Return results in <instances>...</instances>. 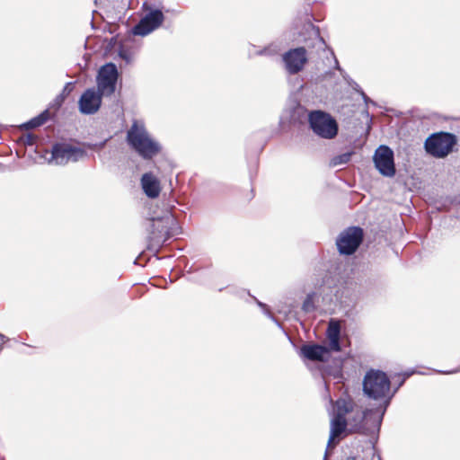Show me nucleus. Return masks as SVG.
Wrapping results in <instances>:
<instances>
[{
  "label": "nucleus",
  "mask_w": 460,
  "mask_h": 460,
  "mask_svg": "<svg viewBox=\"0 0 460 460\" xmlns=\"http://www.w3.org/2000/svg\"><path fill=\"white\" fill-rule=\"evenodd\" d=\"M128 144L145 159H150L160 152L159 145L152 140L143 126L134 121L127 133Z\"/></svg>",
  "instance_id": "nucleus-1"
},
{
  "label": "nucleus",
  "mask_w": 460,
  "mask_h": 460,
  "mask_svg": "<svg viewBox=\"0 0 460 460\" xmlns=\"http://www.w3.org/2000/svg\"><path fill=\"white\" fill-rule=\"evenodd\" d=\"M308 124L312 131L323 139H333L339 132L336 119L330 113L321 110L309 111Z\"/></svg>",
  "instance_id": "nucleus-2"
},
{
  "label": "nucleus",
  "mask_w": 460,
  "mask_h": 460,
  "mask_svg": "<svg viewBox=\"0 0 460 460\" xmlns=\"http://www.w3.org/2000/svg\"><path fill=\"white\" fill-rule=\"evenodd\" d=\"M456 144L457 137L455 134L439 131L426 138L424 148L432 157L445 158L453 152Z\"/></svg>",
  "instance_id": "nucleus-3"
},
{
  "label": "nucleus",
  "mask_w": 460,
  "mask_h": 460,
  "mask_svg": "<svg viewBox=\"0 0 460 460\" xmlns=\"http://www.w3.org/2000/svg\"><path fill=\"white\" fill-rule=\"evenodd\" d=\"M336 412L331 420V430L328 439V447H334L340 440L342 434L349 435V424L346 416L353 411L352 404L349 401L338 399L335 402Z\"/></svg>",
  "instance_id": "nucleus-4"
},
{
  "label": "nucleus",
  "mask_w": 460,
  "mask_h": 460,
  "mask_svg": "<svg viewBox=\"0 0 460 460\" xmlns=\"http://www.w3.org/2000/svg\"><path fill=\"white\" fill-rule=\"evenodd\" d=\"M174 219L171 217L153 218L151 220L147 249L158 252L164 243L172 236L171 231Z\"/></svg>",
  "instance_id": "nucleus-5"
},
{
  "label": "nucleus",
  "mask_w": 460,
  "mask_h": 460,
  "mask_svg": "<svg viewBox=\"0 0 460 460\" xmlns=\"http://www.w3.org/2000/svg\"><path fill=\"white\" fill-rule=\"evenodd\" d=\"M390 385V380L385 372L371 369L365 375L363 391L369 398L382 399L389 393Z\"/></svg>",
  "instance_id": "nucleus-6"
},
{
  "label": "nucleus",
  "mask_w": 460,
  "mask_h": 460,
  "mask_svg": "<svg viewBox=\"0 0 460 460\" xmlns=\"http://www.w3.org/2000/svg\"><path fill=\"white\" fill-rule=\"evenodd\" d=\"M364 233L358 226L348 227L342 231L336 241L341 254L351 255L359 247L363 241Z\"/></svg>",
  "instance_id": "nucleus-7"
},
{
  "label": "nucleus",
  "mask_w": 460,
  "mask_h": 460,
  "mask_svg": "<svg viewBox=\"0 0 460 460\" xmlns=\"http://www.w3.org/2000/svg\"><path fill=\"white\" fill-rule=\"evenodd\" d=\"M341 399H343V401H349L353 408V411L349 412L351 416L347 419L349 424L348 432L349 434H368L369 428L367 427V415L371 411L367 409L363 410L362 407L357 405L353 399L349 395L341 397Z\"/></svg>",
  "instance_id": "nucleus-8"
},
{
  "label": "nucleus",
  "mask_w": 460,
  "mask_h": 460,
  "mask_svg": "<svg viewBox=\"0 0 460 460\" xmlns=\"http://www.w3.org/2000/svg\"><path fill=\"white\" fill-rule=\"evenodd\" d=\"M373 161L377 171L385 177H394L396 172L394 152L387 146H380L375 151Z\"/></svg>",
  "instance_id": "nucleus-9"
},
{
  "label": "nucleus",
  "mask_w": 460,
  "mask_h": 460,
  "mask_svg": "<svg viewBox=\"0 0 460 460\" xmlns=\"http://www.w3.org/2000/svg\"><path fill=\"white\" fill-rule=\"evenodd\" d=\"M285 69L289 75H296L307 63L306 50L304 47L291 49L282 56Z\"/></svg>",
  "instance_id": "nucleus-10"
},
{
  "label": "nucleus",
  "mask_w": 460,
  "mask_h": 460,
  "mask_svg": "<svg viewBox=\"0 0 460 460\" xmlns=\"http://www.w3.org/2000/svg\"><path fill=\"white\" fill-rule=\"evenodd\" d=\"M95 92L92 88H88L81 96L79 100V110L84 114L95 113L102 103V96L107 88H97ZM111 92H114L115 88H108Z\"/></svg>",
  "instance_id": "nucleus-11"
},
{
  "label": "nucleus",
  "mask_w": 460,
  "mask_h": 460,
  "mask_svg": "<svg viewBox=\"0 0 460 460\" xmlns=\"http://www.w3.org/2000/svg\"><path fill=\"white\" fill-rule=\"evenodd\" d=\"M164 15L161 10H153L146 13L132 29L134 35L146 36L164 22Z\"/></svg>",
  "instance_id": "nucleus-12"
},
{
  "label": "nucleus",
  "mask_w": 460,
  "mask_h": 460,
  "mask_svg": "<svg viewBox=\"0 0 460 460\" xmlns=\"http://www.w3.org/2000/svg\"><path fill=\"white\" fill-rule=\"evenodd\" d=\"M84 155V151L66 143H58L53 146L52 157L58 164L68 161H77Z\"/></svg>",
  "instance_id": "nucleus-13"
},
{
  "label": "nucleus",
  "mask_w": 460,
  "mask_h": 460,
  "mask_svg": "<svg viewBox=\"0 0 460 460\" xmlns=\"http://www.w3.org/2000/svg\"><path fill=\"white\" fill-rule=\"evenodd\" d=\"M331 350L330 346L304 344L300 349V354L311 361L325 362L330 357Z\"/></svg>",
  "instance_id": "nucleus-14"
},
{
  "label": "nucleus",
  "mask_w": 460,
  "mask_h": 460,
  "mask_svg": "<svg viewBox=\"0 0 460 460\" xmlns=\"http://www.w3.org/2000/svg\"><path fill=\"white\" fill-rule=\"evenodd\" d=\"M119 76L117 66L110 62L102 66L98 71V86H115Z\"/></svg>",
  "instance_id": "nucleus-15"
},
{
  "label": "nucleus",
  "mask_w": 460,
  "mask_h": 460,
  "mask_svg": "<svg viewBox=\"0 0 460 460\" xmlns=\"http://www.w3.org/2000/svg\"><path fill=\"white\" fill-rule=\"evenodd\" d=\"M141 186L145 194L151 199L157 198L161 192L160 181L152 172L142 175Z\"/></svg>",
  "instance_id": "nucleus-16"
},
{
  "label": "nucleus",
  "mask_w": 460,
  "mask_h": 460,
  "mask_svg": "<svg viewBox=\"0 0 460 460\" xmlns=\"http://www.w3.org/2000/svg\"><path fill=\"white\" fill-rule=\"evenodd\" d=\"M327 338L329 340V346L332 351H340L341 344H340V334H341V325L339 321L331 320L328 328H327Z\"/></svg>",
  "instance_id": "nucleus-17"
},
{
  "label": "nucleus",
  "mask_w": 460,
  "mask_h": 460,
  "mask_svg": "<svg viewBox=\"0 0 460 460\" xmlns=\"http://www.w3.org/2000/svg\"><path fill=\"white\" fill-rule=\"evenodd\" d=\"M50 119V112L49 110H45L40 115L34 117L31 120L27 121L22 125L25 129L36 128L45 124Z\"/></svg>",
  "instance_id": "nucleus-18"
},
{
  "label": "nucleus",
  "mask_w": 460,
  "mask_h": 460,
  "mask_svg": "<svg viewBox=\"0 0 460 460\" xmlns=\"http://www.w3.org/2000/svg\"><path fill=\"white\" fill-rule=\"evenodd\" d=\"M302 309L306 313L313 312L315 309L314 293H311L306 296L303 302Z\"/></svg>",
  "instance_id": "nucleus-19"
},
{
  "label": "nucleus",
  "mask_w": 460,
  "mask_h": 460,
  "mask_svg": "<svg viewBox=\"0 0 460 460\" xmlns=\"http://www.w3.org/2000/svg\"><path fill=\"white\" fill-rule=\"evenodd\" d=\"M351 153H345L341 155L340 156L336 157V160H339L338 162H335V164H346L350 160Z\"/></svg>",
  "instance_id": "nucleus-20"
},
{
  "label": "nucleus",
  "mask_w": 460,
  "mask_h": 460,
  "mask_svg": "<svg viewBox=\"0 0 460 460\" xmlns=\"http://www.w3.org/2000/svg\"><path fill=\"white\" fill-rule=\"evenodd\" d=\"M119 57L124 59L128 64L131 62L132 60V56L131 54L128 51V50H125V49H121L119 51Z\"/></svg>",
  "instance_id": "nucleus-21"
},
{
  "label": "nucleus",
  "mask_w": 460,
  "mask_h": 460,
  "mask_svg": "<svg viewBox=\"0 0 460 460\" xmlns=\"http://www.w3.org/2000/svg\"><path fill=\"white\" fill-rule=\"evenodd\" d=\"M335 74L336 73L333 71H327L323 74H321V75H319V78L321 79V82H324L325 80L332 78L335 75Z\"/></svg>",
  "instance_id": "nucleus-22"
},
{
  "label": "nucleus",
  "mask_w": 460,
  "mask_h": 460,
  "mask_svg": "<svg viewBox=\"0 0 460 460\" xmlns=\"http://www.w3.org/2000/svg\"><path fill=\"white\" fill-rule=\"evenodd\" d=\"M318 43L320 45V48L323 49V53L328 54V51L324 48V42L322 39L318 40Z\"/></svg>",
  "instance_id": "nucleus-23"
},
{
  "label": "nucleus",
  "mask_w": 460,
  "mask_h": 460,
  "mask_svg": "<svg viewBox=\"0 0 460 460\" xmlns=\"http://www.w3.org/2000/svg\"><path fill=\"white\" fill-rule=\"evenodd\" d=\"M332 58H333V59H334V63H335V69H336V70H338L339 72H341V69H340V67H339V64H338V60L335 58V57H334L333 53H332Z\"/></svg>",
  "instance_id": "nucleus-24"
},
{
  "label": "nucleus",
  "mask_w": 460,
  "mask_h": 460,
  "mask_svg": "<svg viewBox=\"0 0 460 460\" xmlns=\"http://www.w3.org/2000/svg\"><path fill=\"white\" fill-rule=\"evenodd\" d=\"M408 376H409V375L404 376L402 378V380L400 381V384H399V385H402L404 383V381L406 380V378H407Z\"/></svg>",
  "instance_id": "nucleus-25"
},
{
  "label": "nucleus",
  "mask_w": 460,
  "mask_h": 460,
  "mask_svg": "<svg viewBox=\"0 0 460 460\" xmlns=\"http://www.w3.org/2000/svg\"><path fill=\"white\" fill-rule=\"evenodd\" d=\"M270 50L269 49H265L261 51V54H270Z\"/></svg>",
  "instance_id": "nucleus-26"
},
{
  "label": "nucleus",
  "mask_w": 460,
  "mask_h": 460,
  "mask_svg": "<svg viewBox=\"0 0 460 460\" xmlns=\"http://www.w3.org/2000/svg\"><path fill=\"white\" fill-rule=\"evenodd\" d=\"M456 372H460V367L457 369H456V370L447 371V374H452V373H456Z\"/></svg>",
  "instance_id": "nucleus-27"
},
{
  "label": "nucleus",
  "mask_w": 460,
  "mask_h": 460,
  "mask_svg": "<svg viewBox=\"0 0 460 460\" xmlns=\"http://www.w3.org/2000/svg\"><path fill=\"white\" fill-rule=\"evenodd\" d=\"M73 83L69 82V83H66L65 86L66 87H69V86H72Z\"/></svg>",
  "instance_id": "nucleus-28"
},
{
  "label": "nucleus",
  "mask_w": 460,
  "mask_h": 460,
  "mask_svg": "<svg viewBox=\"0 0 460 460\" xmlns=\"http://www.w3.org/2000/svg\"><path fill=\"white\" fill-rule=\"evenodd\" d=\"M347 460H355V457L349 456Z\"/></svg>",
  "instance_id": "nucleus-29"
}]
</instances>
